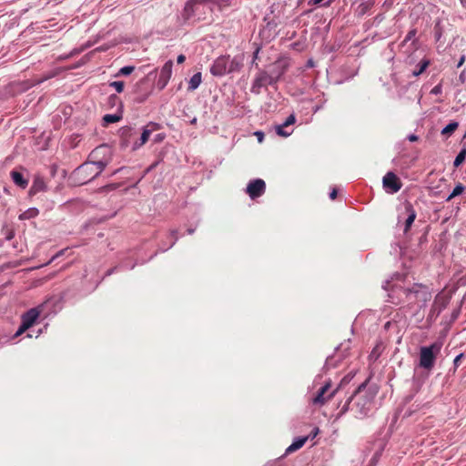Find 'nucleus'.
I'll list each match as a JSON object with an SVG mask.
<instances>
[{"label":"nucleus","instance_id":"nucleus-7","mask_svg":"<svg viewBox=\"0 0 466 466\" xmlns=\"http://www.w3.org/2000/svg\"><path fill=\"white\" fill-rule=\"evenodd\" d=\"M337 390L338 389L331 390V382L328 381L319 388L315 397L312 398L311 403L321 407L335 396Z\"/></svg>","mask_w":466,"mask_h":466},{"label":"nucleus","instance_id":"nucleus-49","mask_svg":"<svg viewBox=\"0 0 466 466\" xmlns=\"http://www.w3.org/2000/svg\"><path fill=\"white\" fill-rule=\"evenodd\" d=\"M129 130H130V129H129L128 127L123 128V129H122V133H123V135H124V134H126V133H127V132H129Z\"/></svg>","mask_w":466,"mask_h":466},{"label":"nucleus","instance_id":"nucleus-41","mask_svg":"<svg viewBox=\"0 0 466 466\" xmlns=\"http://www.w3.org/2000/svg\"><path fill=\"white\" fill-rule=\"evenodd\" d=\"M185 60H186V56H185L184 55H179V56H177V62L178 64H182V63H184V62H185Z\"/></svg>","mask_w":466,"mask_h":466},{"label":"nucleus","instance_id":"nucleus-51","mask_svg":"<svg viewBox=\"0 0 466 466\" xmlns=\"http://www.w3.org/2000/svg\"><path fill=\"white\" fill-rule=\"evenodd\" d=\"M187 231L189 234H192L194 232V229H188Z\"/></svg>","mask_w":466,"mask_h":466},{"label":"nucleus","instance_id":"nucleus-21","mask_svg":"<svg viewBox=\"0 0 466 466\" xmlns=\"http://www.w3.org/2000/svg\"><path fill=\"white\" fill-rule=\"evenodd\" d=\"M38 214H39V211L37 208H28L27 210H25V212H23L22 214H20L18 218L20 220H26V219H30V218H34L37 217Z\"/></svg>","mask_w":466,"mask_h":466},{"label":"nucleus","instance_id":"nucleus-42","mask_svg":"<svg viewBox=\"0 0 466 466\" xmlns=\"http://www.w3.org/2000/svg\"><path fill=\"white\" fill-rule=\"evenodd\" d=\"M337 194H338L337 189H336V188H334V189L330 192V194H329V198H330L332 200H334V199L337 198Z\"/></svg>","mask_w":466,"mask_h":466},{"label":"nucleus","instance_id":"nucleus-27","mask_svg":"<svg viewBox=\"0 0 466 466\" xmlns=\"http://www.w3.org/2000/svg\"><path fill=\"white\" fill-rule=\"evenodd\" d=\"M429 64L430 63L427 60L421 61L419 69L415 70L413 72V75L417 76L422 74L426 70V68L429 66Z\"/></svg>","mask_w":466,"mask_h":466},{"label":"nucleus","instance_id":"nucleus-13","mask_svg":"<svg viewBox=\"0 0 466 466\" xmlns=\"http://www.w3.org/2000/svg\"><path fill=\"white\" fill-rule=\"evenodd\" d=\"M46 190L47 185L45 182L44 178L39 175H35L32 186L28 191V196L32 198L37 193L46 192Z\"/></svg>","mask_w":466,"mask_h":466},{"label":"nucleus","instance_id":"nucleus-54","mask_svg":"<svg viewBox=\"0 0 466 466\" xmlns=\"http://www.w3.org/2000/svg\"><path fill=\"white\" fill-rule=\"evenodd\" d=\"M55 258H57V255H55V257H52L51 261H52V260H54V259H55Z\"/></svg>","mask_w":466,"mask_h":466},{"label":"nucleus","instance_id":"nucleus-5","mask_svg":"<svg viewBox=\"0 0 466 466\" xmlns=\"http://www.w3.org/2000/svg\"><path fill=\"white\" fill-rule=\"evenodd\" d=\"M112 155L110 148L106 145H101L91 151L87 161L94 164L97 172L101 173L109 164Z\"/></svg>","mask_w":466,"mask_h":466},{"label":"nucleus","instance_id":"nucleus-2","mask_svg":"<svg viewBox=\"0 0 466 466\" xmlns=\"http://www.w3.org/2000/svg\"><path fill=\"white\" fill-rule=\"evenodd\" d=\"M402 293L409 304L426 303L431 299V292L426 285L415 283L410 288L402 289Z\"/></svg>","mask_w":466,"mask_h":466},{"label":"nucleus","instance_id":"nucleus-31","mask_svg":"<svg viewBox=\"0 0 466 466\" xmlns=\"http://www.w3.org/2000/svg\"><path fill=\"white\" fill-rule=\"evenodd\" d=\"M295 122H296V117H295V116L292 114V115H290V116H288V118L286 119V121L283 123V126H285L286 127H288L289 126L293 125Z\"/></svg>","mask_w":466,"mask_h":466},{"label":"nucleus","instance_id":"nucleus-36","mask_svg":"<svg viewBox=\"0 0 466 466\" xmlns=\"http://www.w3.org/2000/svg\"><path fill=\"white\" fill-rule=\"evenodd\" d=\"M434 30H435L436 40L439 41L441 36L442 32H441V28L439 27L438 24L435 25Z\"/></svg>","mask_w":466,"mask_h":466},{"label":"nucleus","instance_id":"nucleus-9","mask_svg":"<svg viewBox=\"0 0 466 466\" xmlns=\"http://www.w3.org/2000/svg\"><path fill=\"white\" fill-rule=\"evenodd\" d=\"M247 193L251 199L261 197L266 191V183L261 178L251 180L247 187Z\"/></svg>","mask_w":466,"mask_h":466},{"label":"nucleus","instance_id":"nucleus-20","mask_svg":"<svg viewBox=\"0 0 466 466\" xmlns=\"http://www.w3.org/2000/svg\"><path fill=\"white\" fill-rule=\"evenodd\" d=\"M202 82V75L200 72L194 74L188 83L187 90L193 91L197 89Z\"/></svg>","mask_w":466,"mask_h":466},{"label":"nucleus","instance_id":"nucleus-25","mask_svg":"<svg viewBox=\"0 0 466 466\" xmlns=\"http://www.w3.org/2000/svg\"><path fill=\"white\" fill-rule=\"evenodd\" d=\"M465 157H466V148H463L459 152V154L455 157V160L453 162L454 167H458L459 166H461L464 162Z\"/></svg>","mask_w":466,"mask_h":466},{"label":"nucleus","instance_id":"nucleus-3","mask_svg":"<svg viewBox=\"0 0 466 466\" xmlns=\"http://www.w3.org/2000/svg\"><path fill=\"white\" fill-rule=\"evenodd\" d=\"M286 66H282L279 70V74L277 76L269 75L265 70H259L256 75L250 91L253 94L258 95L261 93V88L266 87L267 86H273L278 83L280 77L285 74Z\"/></svg>","mask_w":466,"mask_h":466},{"label":"nucleus","instance_id":"nucleus-35","mask_svg":"<svg viewBox=\"0 0 466 466\" xmlns=\"http://www.w3.org/2000/svg\"><path fill=\"white\" fill-rule=\"evenodd\" d=\"M29 328H25V325L21 323V326L19 327L18 330L15 334V338H17L18 336L22 335L24 332H25Z\"/></svg>","mask_w":466,"mask_h":466},{"label":"nucleus","instance_id":"nucleus-24","mask_svg":"<svg viewBox=\"0 0 466 466\" xmlns=\"http://www.w3.org/2000/svg\"><path fill=\"white\" fill-rule=\"evenodd\" d=\"M465 190V187L459 183L452 190L451 194L447 198V201L451 200L453 198L462 194Z\"/></svg>","mask_w":466,"mask_h":466},{"label":"nucleus","instance_id":"nucleus-33","mask_svg":"<svg viewBox=\"0 0 466 466\" xmlns=\"http://www.w3.org/2000/svg\"><path fill=\"white\" fill-rule=\"evenodd\" d=\"M417 34V30L416 29H411L410 31H409V33L407 34L405 39H404V42H408L410 40H411Z\"/></svg>","mask_w":466,"mask_h":466},{"label":"nucleus","instance_id":"nucleus-45","mask_svg":"<svg viewBox=\"0 0 466 466\" xmlns=\"http://www.w3.org/2000/svg\"><path fill=\"white\" fill-rule=\"evenodd\" d=\"M440 92H441V87H440V86H434V87L432 88V90H431V93H434V94H438V93H440Z\"/></svg>","mask_w":466,"mask_h":466},{"label":"nucleus","instance_id":"nucleus-18","mask_svg":"<svg viewBox=\"0 0 466 466\" xmlns=\"http://www.w3.org/2000/svg\"><path fill=\"white\" fill-rule=\"evenodd\" d=\"M405 208H406L407 212H409V216L405 221L404 232L406 233L409 231V229L410 228L412 223L414 222V220L416 218V212H415L412 205L410 203L406 204Z\"/></svg>","mask_w":466,"mask_h":466},{"label":"nucleus","instance_id":"nucleus-10","mask_svg":"<svg viewBox=\"0 0 466 466\" xmlns=\"http://www.w3.org/2000/svg\"><path fill=\"white\" fill-rule=\"evenodd\" d=\"M229 61V56H218L210 67V73L215 76H222L228 74V64Z\"/></svg>","mask_w":466,"mask_h":466},{"label":"nucleus","instance_id":"nucleus-39","mask_svg":"<svg viewBox=\"0 0 466 466\" xmlns=\"http://www.w3.org/2000/svg\"><path fill=\"white\" fill-rule=\"evenodd\" d=\"M147 96H148V95H145V96H137V97L135 98V100H136L137 103H142V102H144V101L147 99Z\"/></svg>","mask_w":466,"mask_h":466},{"label":"nucleus","instance_id":"nucleus-48","mask_svg":"<svg viewBox=\"0 0 466 466\" xmlns=\"http://www.w3.org/2000/svg\"><path fill=\"white\" fill-rule=\"evenodd\" d=\"M323 0H310V3H312L313 5H318L319 4L320 2H322Z\"/></svg>","mask_w":466,"mask_h":466},{"label":"nucleus","instance_id":"nucleus-37","mask_svg":"<svg viewBox=\"0 0 466 466\" xmlns=\"http://www.w3.org/2000/svg\"><path fill=\"white\" fill-rule=\"evenodd\" d=\"M260 48L257 47L255 52L253 53V60L252 63H255L257 59H258V54H259Z\"/></svg>","mask_w":466,"mask_h":466},{"label":"nucleus","instance_id":"nucleus-38","mask_svg":"<svg viewBox=\"0 0 466 466\" xmlns=\"http://www.w3.org/2000/svg\"><path fill=\"white\" fill-rule=\"evenodd\" d=\"M408 139H409V141H410V142H416V141H418V140H419V137H418V136H416V135H414V134H411V135H409V136H408Z\"/></svg>","mask_w":466,"mask_h":466},{"label":"nucleus","instance_id":"nucleus-44","mask_svg":"<svg viewBox=\"0 0 466 466\" xmlns=\"http://www.w3.org/2000/svg\"><path fill=\"white\" fill-rule=\"evenodd\" d=\"M464 62H465V56H461L458 62L457 67H461Z\"/></svg>","mask_w":466,"mask_h":466},{"label":"nucleus","instance_id":"nucleus-52","mask_svg":"<svg viewBox=\"0 0 466 466\" xmlns=\"http://www.w3.org/2000/svg\"><path fill=\"white\" fill-rule=\"evenodd\" d=\"M317 433H318V429H316V431L314 432L313 437H315L317 435Z\"/></svg>","mask_w":466,"mask_h":466},{"label":"nucleus","instance_id":"nucleus-23","mask_svg":"<svg viewBox=\"0 0 466 466\" xmlns=\"http://www.w3.org/2000/svg\"><path fill=\"white\" fill-rule=\"evenodd\" d=\"M121 119V116L116 114H107L103 116L105 126L112 123H116Z\"/></svg>","mask_w":466,"mask_h":466},{"label":"nucleus","instance_id":"nucleus-17","mask_svg":"<svg viewBox=\"0 0 466 466\" xmlns=\"http://www.w3.org/2000/svg\"><path fill=\"white\" fill-rule=\"evenodd\" d=\"M243 65V57L241 56H234L228 64V74L233 72H238Z\"/></svg>","mask_w":466,"mask_h":466},{"label":"nucleus","instance_id":"nucleus-6","mask_svg":"<svg viewBox=\"0 0 466 466\" xmlns=\"http://www.w3.org/2000/svg\"><path fill=\"white\" fill-rule=\"evenodd\" d=\"M99 174L96 166L86 161L74 171L73 178L78 185H84L96 178Z\"/></svg>","mask_w":466,"mask_h":466},{"label":"nucleus","instance_id":"nucleus-47","mask_svg":"<svg viewBox=\"0 0 466 466\" xmlns=\"http://www.w3.org/2000/svg\"><path fill=\"white\" fill-rule=\"evenodd\" d=\"M146 83H147V80L145 78H143L137 85V86H142V85H144Z\"/></svg>","mask_w":466,"mask_h":466},{"label":"nucleus","instance_id":"nucleus-46","mask_svg":"<svg viewBox=\"0 0 466 466\" xmlns=\"http://www.w3.org/2000/svg\"><path fill=\"white\" fill-rule=\"evenodd\" d=\"M177 230H172L171 231V235L172 237L174 238V241H176L177 239ZM175 242L172 243V245H174Z\"/></svg>","mask_w":466,"mask_h":466},{"label":"nucleus","instance_id":"nucleus-28","mask_svg":"<svg viewBox=\"0 0 466 466\" xmlns=\"http://www.w3.org/2000/svg\"><path fill=\"white\" fill-rule=\"evenodd\" d=\"M124 82L123 81H114L110 83V86L114 87L116 92L121 93L124 90Z\"/></svg>","mask_w":466,"mask_h":466},{"label":"nucleus","instance_id":"nucleus-43","mask_svg":"<svg viewBox=\"0 0 466 466\" xmlns=\"http://www.w3.org/2000/svg\"><path fill=\"white\" fill-rule=\"evenodd\" d=\"M255 135L258 137V141L262 142L264 134L262 132L258 131V132H256Z\"/></svg>","mask_w":466,"mask_h":466},{"label":"nucleus","instance_id":"nucleus-50","mask_svg":"<svg viewBox=\"0 0 466 466\" xmlns=\"http://www.w3.org/2000/svg\"><path fill=\"white\" fill-rule=\"evenodd\" d=\"M461 4H462L463 5H466V0H461Z\"/></svg>","mask_w":466,"mask_h":466},{"label":"nucleus","instance_id":"nucleus-11","mask_svg":"<svg viewBox=\"0 0 466 466\" xmlns=\"http://www.w3.org/2000/svg\"><path fill=\"white\" fill-rule=\"evenodd\" d=\"M172 66L173 62L171 60H168L161 68L159 78L157 80V86L159 89H164L167 86L172 76Z\"/></svg>","mask_w":466,"mask_h":466},{"label":"nucleus","instance_id":"nucleus-4","mask_svg":"<svg viewBox=\"0 0 466 466\" xmlns=\"http://www.w3.org/2000/svg\"><path fill=\"white\" fill-rule=\"evenodd\" d=\"M442 343L435 341L430 346L420 349V367L431 370L435 364L437 356L441 353Z\"/></svg>","mask_w":466,"mask_h":466},{"label":"nucleus","instance_id":"nucleus-34","mask_svg":"<svg viewBox=\"0 0 466 466\" xmlns=\"http://www.w3.org/2000/svg\"><path fill=\"white\" fill-rule=\"evenodd\" d=\"M352 402H353V400H352V398L350 397V398L348 400V401L346 402V404L343 406V408L341 409L340 413H341V414H343V413H345L349 409L350 410V405H351V404H352Z\"/></svg>","mask_w":466,"mask_h":466},{"label":"nucleus","instance_id":"nucleus-29","mask_svg":"<svg viewBox=\"0 0 466 466\" xmlns=\"http://www.w3.org/2000/svg\"><path fill=\"white\" fill-rule=\"evenodd\" d=\"M286 127L282 125H279L277 127V134L280 137H287L290 135V132H287L285 130Z\"/></svg>","mask_w":466,"mask_h":466},{"label":"nucleus","instance_id":"nucleus-40","mask_svg":"<svg viewBox=\"0 0 466 466\" xmlns=\"http://www.w3.org/2000/svg\"><path fill=\"white\" fill-rule=\"evenodd\" d=\"M367 8H368V5L365 4H361L359 5V9L361 14H364L366 12Z\"/></svg>","mask_w":466,"mask_h":466},{"label":"nucleus","instance_id":"nucleus-16","mask_svg":"<svg viewBox=\"0 0 466 466\" xmlns=\"http://www.w3.org/2000/svg\"><path fill=\"white\" fill-rule=\"evenodd\" d=\"M10 176L13 182L19 187L25 189L28 186V179L25 178L23 174L17 170H12Z\"/></svg>","mask_w":466,"mask_h":466},{"label":"nucleus","instance_id":"nucleus-14","mask_svg":"<svg viewBox=\"0 0 466 466\" xmlns=\"http://www.w3.org/2000/svg\"><path fill=\"white\" fill-rule=\"evenodd\" d=\"M39 315L40 309L38 308L30 309L22 315V324L25 325V328L32 327L39 318Z\"/></svg>","mask_w":466,"mask_h":466},{"label":"nucleus","instance_id":"nucleus-8","mask_svg":"<svg viewBox=\"0 0 466 466\" xmlns=\"http://www.w3.org/2000/svg\"><path fill=\"white\" fill-rule=\"evenodd\" d=\"M382 184L386 192L390 194L398 192L402 187L400 177L393 172H388L383 177Z\"/></svg>","mask_w":466,"mask_h":466},{"label":"nucleus","instance_id":"nucleus-1","mask_svg":"<svg viewBox=\"0 0 466 466\" xmlns=\"http://www.w3.org/2000/svg\"><path fill=\"white\" fill-rule=\"evenodd\" d=\"M370 381V378L365 380L354 391L352 398V404L350 410L354 412L356 418H363L371 409L373 400L376 396L377 391L367 390V385Z\"/></svg>","mask_w":466,"mask_h":466},{"label":"nucleus","instance_id":"nucleus-19","mask_svg":"<svg viewBox=\"0 0 466 466\" xmlns=\"http://www.w3.org/2000/svg\"><path fill=\"white\" fill-rule=\"evenodd\" d=\"M307 441H308V437H301V438H299L298 440L294 441L292 442V444H290L287 448L286 453H291V452H294V451L299 450L300 448H302L304 446V444L306 443Z\"/></svg>","mask_w":466,"mask_h":466},{"label":"nucleus","instance_id":"nucleus-15","mask_svg":"<svg viewBox=\"0 0 466 466\" xmlns=\"http://www.w3.org/2000/svg\"><path fill=\"white\" fill-rule=\"evenodd\" d=\"M449 304V299L444 296L438 295L435 298L433 305L431 307V313L439 315Z\"/></svg>","mask_w":466,"mask_h":466},{"label":"nucleus","instance_id":"nucleus-32","mask_svg":"<svg viewBox=\"0 0 466 466\" xmlns=\"http://www.w3.org/2000/svg\"><path fill=\"white\" fill-rule=\"evenodd\" d=\"M274 66H275V69L272 71V73L270 75L277 76L278 74H279L280 68L282 66H286L287 67V65H281L279 62H276L274 64Z\"/></svg>","mask_w":466,"mask_h":466},{"label":"nucleus","instance_id":"nucleus-26","mask_svg":"<svg viewBox=\"0 0 466 466\" xmlns=\"http://www.w3.org/2000/svg\"><path fill=\"white\" fill-rule=\"evenodd\" d=\"M135 70V66H127L120 68L116 76H128L133 73Z\"/></svg>","mask_w":466,"mask_h":466},{"label":"nucleus","instance_id":"nucleus-30","mask_svg":"<svg viewBox=\"0 0 466 466\" xmlns=\"http://www.w3.org/2000/svg\"><path fill=\"white\" fill-rule=\"evenodd\" d=\"M463 353L459 354L453 360V370L452 373H455L459 366L461 365V360L463 359Z\"/></svg>","mask_w":466,"mask_h":466},{"label":"nucleus","instance_id":"nucleus-12","mask_svg":"<svg viewBox=\"0 0 466 466\" xmlns=\"http://www.w3.org/2000/svg\"><path fill=\"white\" fill-rule=\"evenodd\" d=\"M158 128H159V125L158 124H156V123H153V122L149 123L144 128V130H143V132L141 134L139 142H135L134 143L133 149L136 150V149L139 148L140 147H142L143 145H145L148 141L151 133L154 130H157Z\"/></svg>","mask_w":466,"mask_h":466},{"label":"nucleus","instance_id":"nucleus-22","mask_svg":"<svg viewBox=\"0 0 466 466\" xmlns=\"http://www.w3.org/2000/svg\"><path fill=\"white\" fill-rule=\"evenodd\" d=\"M458 127L459 123L452 121L441 130V135L449 137L458 128Z\"/></svg>","mask_w":466,"mask_h":466},{"label":"nucleus","instance_id":"nucleus-53","mask_svg":"<svg viewBox=\"0 0 466 466\" xmlns=\"http://www.w3.org/2000/svg\"><path fill=\"white\" fill-rule=\"evenodd\" d=\"M55 258H57V255H55V257H52L51 261H52V260H54V259H55Z\"/></svg>","mask_w":466,"mask_h":466}]
</instances>
